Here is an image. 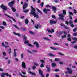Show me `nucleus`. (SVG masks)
Returning a JSON list of instances; mask_svg holds the SVG:
<instances>
[{"label":"nucleus","mask_w":77,"mask_h":77,"mask_svg":"<svg viewBox=\"0 0 77 77\" xmlns=\"http://www.w3.org/2000/svg\"><path fill=\"white\" fill-rule=\"evenodd\" d=\"M31 8L32 9V10L31 11V12L30 13V14H31V15H33L34 17L37 18H39L38 13L35 12V9L33 8L32 6H31Z\"/></svg>","instance_id":"nucleus-1"},{"label":"nucleus","mask_w":77,"mask_h":77,"mask_svg":"<svg viewBox=\"0 0 77 77\" xmlns=\"http://www.w3.org/2000/svg\"><path fill=\"white\" fill-rule=\"evenodd\" d=\"M15 3V0L11 1V2H10L8 3V6L9 7H11V9H12L13 11L14 12H15L16 11V9L13 7V5Z\"/></svg>","instance_id":"nucleus-2"},{"label":"nucleus","mask_w":77,"mask_h":77,"mask_svg":"<svg viewBox=\"0 0 77 77\" xmlns=\"http://www.w3.org/2000/svg\"><path fill=\"white\" fill-rule=\"evenodd\" d=\"M63 14H61L59 15V17H60V20H64V19L63 18H64V17L63 15H66V11L64 10H63Z\"/></svg>","instance_id":"nucleus-3"},{"label":"nucleus","mask_w":77,"mask_h":77,"mask_svg":"<svg viewBox=\"0 0 77 77\" xmlns=\"http://www.w3.org/2000/svg\"><path fill=\"white\" fill-rule=\"evenodd\" d=\"M0 75H1V77H5V75L7 76H9V77H11V75H9V74L6 73H4L3 72L0 73Z\"/></svg>","instance_id":"nucleus-4"},{"label":"nucleus","mask_w":77,"mask_h":77,"mask_svg":"<svg viewBox=\"0 0 77 77\" xmlns=\"http://www.w3.org/2000/svg\"><path fill=\"white\" fill-rule=\"evenodd\" d=\"M67 70L68 71L67 72H66V73H68L69 74H72V69H71L67 67Z\"/></svg>","instance_id":"nucleus-5"},{"label":"nucleus","mask_w":77,"mask_h":77,"mask_svg":"<svg viewBox=\"0 0 77 77\" xmlns=\"http://www.w3.org/2000/svg\"><path fill=\"white\" fill-rule=\"evenodd\" d=\"M1 8L2 9L3 11H6L7 10V7L5 6V5H3V4H2L1 5Z\"/></svg>","instance_id":"nucleus-6"},{"label":"nucleus","mask_w":77,"mask_h":77,"mask_svg":"<svg viewBox=\"0 0 77 77\" xmlns=\"http://www.w3.org/2000/svg\"><path fill=\"white\" fill-rule=\"evenodd\" d=\"M27 6H28V4L26 2L24 3L23 5V9H25Z\"/></svg>","instance_id":"nucleus-7"},{"label":"nucleus","mask_w":77,"mask_h":77,"mask_svg":"<svg viewBox=\"0 0 77 77\" xmlns=\"http://www.w3.org/2000/svg\"><path fill=\"white\" fill-rule=\"evenodd\" d=\"M24 44H27V43H28L27 44L28 45H29V47H33V45H31V44L29 43V41L28 40L26 41H25L24 42Z\"/></svg>","instance_id":"nucleus-8"},{"label":"nucleus","mask_w":77,"mask_h":77,"mask_svg":"<svg viewBox=\"0 0 77 77\" xmlns=\"http://www.w3.org/2000/svg\"><path fill=\"white\" fill-rule=\"evenodd\" d=\"M4 15H5V16H6V17H8V18H11V19H12V20H13L14 21V22H15V19L12 17H10L9 16H8V15L6 14H4Z\"/></svg>","instance_id":"nucleus-9"},{"label":"nucleus","mask_w":77,"mask_h":77,"mask_svg":"<svg viewBox=\"0 0 77 77\" xmlns=\"http://www.w3.org/2000/svg\"><path fill=\"white\" fill-rule=\"evenodd\" d=\"M47 31L48 32H49V33H54V30L53 29H51V30L49 29H48Z\"/></svg>","instance_id":"nucleus-10"},{"label":"nucleus","mask_w":77,"mask_h":77,"mask_svg":"<svg viewBox=\"0 0 77 77\" xmlns=\"http://www.w3.org/2000/svg\"><path fill=\"white\" fill-rule=\"evenodd\" d=\"M35 27L36 29H38V28L41 29V28H42L41 25H40L39 24H38L37 25H36L35 26Z\"/></svg>","instance_id":"nucleus-11"},{"label":"nucleus","mask_w":77,"mask_h":77,"mask_svg":"<svg viewBox=\"0 0 77 77\" xmlns=\"http://www.w3.org/2000/svg\"><path fill=\"white\" fill-rule=\"evenodd\" d=\"M34 44H36V47L37 48H39V45L38 43V42H34Z\"/></svg>","instance_id":"nucleus-12"},{"label":"nucleus","mask_w":77,"mask_h":77,"mask_svg":"<svg viewBox=\"0 0 77 77\" xmlns=\"http://www.w3.org/2000/svg\"><path fill=\"white\" fill-rule=\"evenodd\" d=\"M50 23L51 24H56L57 23V21H54L52 20H51L50 21Z\"/></svg>","instance_id":"nucleus-13"},{"label":"nucleus","mask_w":77,"mask_h":77,"mask_svg":"<svg viewBox=\"0 0 77 77\" xmlns=\"http://www.w3.org/2000/svg\"><path fill=\"white\" fill-rule=\"evenodd\" d=\"M39 72L40 75L42 76V77H44V76L42 74V72L41 70L40 69L39 70Z\"/></svg>","instance_id":"nucleus-14"},{"label":"nucleus","mask_w":77,"mask_h":77,"mask_svg":"<svg viewBox=\"0 0 77 77\" xmlns=\"http://www.w3.org/2000/svg\"><path fill=\"white\" fill-rule=\"evenodd\" d=\"M43 11L45 13H47L48 11H50V9H48L45 8L43 9Z\"/></svg>","instance_id":"nucleus-15"},{"label":"nucleus","mask_w":77,"mask_h":77,"mask_svg":"<svg viewBox=\"0 0 77 77\" xmlns=\"http://www.w3.org/2000/svg\"><path fill=\"white\" fill-rule=\"evenodd\" d=\"M69 23L70 24V26L71 27H74V25L73 24H72L73 23L72 22V21L70 20Z\"/></svg>","instance_id":"nucleus-16"},{"label":"nucleus","mask_w":77,"mask_h":77,"mask_svg":"<svg viewBox=\"0 0 77 77\" xmlns=\"http://www.w3.org/2000/svg\"><path fill=\"white\" fill-rule=\"evenodd\" d=\"M22 66L24 68H26V63L24 62H23L22 63Z\"/></svg>","instance_id":"nucleus-17"},{"label":"nucleus","mask_w":77,"mask_h":77,"mask_svg":"<svg viewBox=\"0 0 77 77\" xmlns=\"http://www.w3.org/2000/svg\"><path fill=\"white\" fill-rule=\"evenodd\" d=\"M17 49H15L14 50V55L15 57H17V54H16V52L17 51Z\"/></svg>","instance_id":"nucleus-18"},{"label":"nucleus","mask_w":77,"mask_h":77,"mask_svg":"<svg viewBox=\"0 0 77 77\" xmlns=\"http://www.w3.org/2000/svg\"><path fill=\"white\" fill-rule=\"evenodd\" d=\"M13 33L15 35H18V36H21V34L19 33H16L15 32H14Z\"/></svg>","instance_id":"nucleus-19"},{"label":"nucleus","mask_w":77,"mask_h":77,"mask_svg":"<svg viewBox=\"0 0 77 77\" xmlns=\"http://www.w3.org/2000/svg\"><path fill=\"white\" fill-rule=\"evenodd\" d=\"M48 55L51 57H55V56H56L55 54H48Z\"/></svg>","instance_id":"nucleus-20"},{"label":"nucleus","mask_w":77,"mask_h":77,"mask_svg":"<svg viewBox=\"0 0 77 77\" xmlns=\"http://www.w3.org/2000/svg\"><path fill=\"white\" fill-rule=\"evenodd\" d=\"M60 26H63V27H65L66 29H69V28L65 26V25H64V24L63 23H61L60 24Z\"/></svg>","instance_id":"nucleus-21"},{"label":"nucleus","mask_w":77,"mask_h":77,"mask_svg":"<svg viewBox=\"0 0 77 77\" xmlns=\"http://www.w3.org/2000/svg\"><path fill=\"white\" fill-rule=\"evenodd\" d=\"M23 39L24 41L27 40V37L26 36V35H24L23 36Z\"/></svg>","instance_id":"nucleus-22"},{"label":"nucleus","mask_w":77,"mask_h":77,"mask_svg":"<svg viewBox=\"0 0 77 77\" xmlns=\"http://www.w3.org/2000/svg\"><path fill=\"white\" fill-rule=\"evenodd\" d=\"M62 33V32H58L57 33V34L58 36H60Z\"/></svg>","instance_id":"nucleus-23"},{"label":"nucleus","mask_w":77,"mask_h":77,"mask_svg":"<svg viewBox=\"0 0 77 77\" xmlns=\"http://www.w3.org/2000/svg\"><path fill=\"white\" fill-rule=\"evenodd\" d=\"M50 48H51L52 50H59V48H54V47H50Z\"/></svg>","instance_id":"nucleus-24"},{"label":"nucleus","mask_w":77,"mask_h":77,"mask_svg":"<svg viewBox=\"0 0 77 77\" xmlns=\"http://www.w3.org/2000/svg\"><path fill=\"white\" fill-rule=\"evenodd\" d=\"M29 73L30 74H32V75H36V74L35 73H33L31 71L29 72Z\"/></svg>","instance_id":"nucleus-25"},{"label":"nucleus","mask_w":77,"mask_h":77,"mask_svg":"<svg viewBox=\"0 0 77 77\" xmlns=\"http://www.w3.org/2000/svg\"><path fill=\"white\" fill-rule=\"evenodd\" d=\"M2 24L3 26H7V24H6V23L5 21H3L2 22Z\"/></svg>","instance_id":"nucleus-26"},{"label":"nucleus","mask_w":77,"mask_h":77,"mask_svg":"<svg viewBox=\"0 0 77 77\" xmlns=\"http://www.w3.org/2000/svg\"><path fill=\"white\" fill-rule=\"evenodd\" d=\"M12 50V49L11 48H10L8 49V53L9 54H11V50Z\"/></svg>","instance_id":"nucleus-27"},{"label":"nucleus","mask_w":77,"mask_h":77,"mask_svg":"<svg viewBox=\"0 0 77 77\" xmlns=\"http://www.w3.org/2000/svg\"><path fill=\"white\" fill-rule=\"evenodd\" d=\"M37 11H38V12H39V13H40V14H42V12H41V11L39 10V9H37Z\"/></svg>","instance_id":"nucleus-28"},{"label":"nucleus","mask_w":77,"mask_h":77,"mask_svg":"<svg viewBox=\"0 0 77 77\" xmlns=\"http://www.w3.org/2000/svg\"><path fill=\"white\" fill-rule=\"evenodd\" d=\"M43 38L44 39H45L46 40H47L48 41H50V39L48 38L45 37L44 38Z\"/></svg>","instance_id":"nucleus-29"},{"label":"nucleus","mask_w":77,"mask_h":77,"mask_svg":"<svg viewBox=\"0 0 77 77\" xmlns=\"http://www.w3.org/2000/svg\"><path fill=\"white\" fill-rule=\"evenodd\" d=\"M46 67L48 69V72H50V68H49V67H48V66H46Z\"/></svg>","instance_id":"nucleus-30"},{"label":"nucleus","mask_w":77,"mask_h":77,"mask_svg":"<svg viewBox=\"0 0 77 77\" xmlns=\"http://www.w3.org/2000/svg\"><path fill=\"white\" fill-rule=\"evenodd\" d=\"M72 39L73 40H75V41H77V38H76L75 37L72 38Z\"/></svg>","instance_id":"nucleus-31"},{"label":"nucleus","mask_w":77,"mask_h":77,"mask_svg":"<svg viewBox=\"0 0 77 77\" xmlns=\"http://www.w3.org/2000/svg\"><path fill=\"white\" fill-rule=\"evenodd\" d=\"M54 61H59V58H56L54 60Z\"/></svg>","instance_id":"nucleus-32"},{"label":"nucleus","mask_w":77,"mask_h":77,"mask_svg":"<svg viewBox=\"0 0 77 77\" xmlns=\"http://www.w3.org/2000/svg\"><path fill=\"white\" fill-rule=\"evenodd\" d=\"M28 23H29V20L27 19L25 20V23L26 24H28Z\"/></svg>","instance_id":"nucleus-33"},{"label":"nucleus","mask_w":77,"mask_h":77,"mask_svg":"<svg viewBox=\"0 0 77 77\" xmlns=\"http://www.w3.org/2000/svg\"><path fill=\"white\" fill-rule=\"evenodd\" d=\"M40 62L42 63H45V61L44 60H41Z\"/></svg>","instance_id":"nucleus-34"},{"label":"nucleus","mask_w":77,"mask_h":77,"mask_svg":"<svg viewBox=\"0 0 77 77\" xmlns=\"http://www.w3.org/2000/svg\"><path fill=\"white\" fill-rule=\"evenodd\" d=\"M58 54H59V55H60V56H64V54L60 52L58 53Z\"/></svg>","instance_id":"nucleus-35"},{"label":"nucleus","mask_w":77,"mask_h":77,"mask_svg":"<svg viewBox=\"0 0 77 77\" xmlns=\"http://www.w3.org/2000/svg\"><path fill=\"white\" fill-rule=\"evenodd\" d=\"M29 10H26L24 11H23V12H25V13H26L27 12H29Z\"/></svg>","instance_id":"nucleus-36"},{"label":"nucleus","mask_w":77,"mask_h":77,"mask_svg":"<svg viewBox=\"0 0 77 77\" xmlns=\"http://www.w3.org/2000/svg\"><path fill=\"white\" fill-rule=\"evenodd\" d=\"M56 66V64L55 63H52V66L53 67Z\"/></svg>","instance_id":"nucleus-37"},{"label":"nucleus","mask_w":77,"mask_h":77,"mask_svg":"<svg viewBox=\"0 0 77 77\" xmlns=\"http://www.w3.org/2000/svg\"><path fill=\"white\" fill-rule=\"evenodd\" d=\"M40 67L41 68H44V64L42 63L40 65Z\"/></svg>","instance_id":"nucleus-38"},{"label":"nucleus","mask_w":77,"mask_h":77,"mask_svg":"<svg viewBox=\"0 0 77 77\" xmlns=\"http://www.w3.org/2000/svg\"><path fill=\"white\" fill-rule=\"evenodd\" d=\"M29 32L30 33H31V34H32L33 35H34V34H35V33H34V32L32 31H29Z\"/></svg>","instance_id":"nucleus-39"},{"label":"nucleus","mask_w":77,"mask_h":77,"mask_svg":"<svg viewBox=\"0 0 77 77\" xmlns=\"http://www.w3.org/2000/svg\"><path fill=\"white\" fill-rule=\"evenodd\" d=\"M33 64L34 65H36V66H39L38 64L36 63H34Z\"/></svg>","instance_id":"nucleus-40"},{"label":"nucleus","mask_w":77,"mask_h":77,"mask_svg":"<svg viewBox=\"0 0 77 77\" xmlns=\"http://www.w3.org/2000/svg\"><path fill=\"white\" fill-rule=\"evenodd\" d=\"M52 9L55 11H56V8L55 7H52Z\"/></svg>","instance_id":"nucleus-41"},{"label":"nucleus","mask_w":77,"mask_h":77,"mask_svg":"<svg viewBox=\"0 0 77 77\" xmlns=\"http://www.w3.org/2000/svg\"><path fill=\"white\" fill-rule=\"evenodd\" d=\"M66 35H64L62 36V39H63V38H66Z\"/></svg>","instance_id":"nucleus-42"},{"label":"nucleus","mask_w":77,"mask_h":77,"mask_svg":"<svg viewBox=\"0 0 77 77\" xmlns=\"http://www.w3.org/2000/svg\"><path fill=\"white\" fill-rule=\"evenodd\" d=\"M21 58H22V59H23V58L24 57V54L23 53L21 54Z\"/></svg>","instance_id":"nucleus-43"},{"label":"nucleus","mask_w":77,"mask_h":77,"mask_svg":"<svg viewBox=\"0 0 77 77\" xmlns=\"http://www.w3.org/2000/svg\"><path fill=\"white\" fill-rule=\"evenodd\" d=\"M14 26L17 29H19V28H18V27L16 25H14Z\"/></svg>","instance_id":"nucleus-44"},{"label":"nucleus","mask_w":77,"mask_h":77,"mask_svg":"<svg viewBox=\"0 0 77 77\" xmlns=\"http://www.w3.org/2000/svg\"><path fill=\"white\" fill-rule=\"evenodd\" d=\"M46 6L47 8H51V6H50V5H46Z\"/></svg>","instance_id":"nucleus-45"},{"label":"nucleus","mask_w":77,"mask_h":77,"mask_svg":"<svg viewBox=\"0 0 77 77\" xmlns=\"http://www.w3.org/2000/svg\"><path fill=\"white\" fill-rule=\"evenodd\" d=\"M32 68L33 69H36V66H34L32 67Z\"/></svg>","instance_id":"nucleus-46"},{"label":"nucleus","mask_w":77,"mask_h":77,"mask_svg":"<svg viewBox=\"0 0 77 77\" xmlns=\"http://www.w3.org/2000/svg\"><path fill=\"white\" fill-rule=\"evenodd\" d=\"M68 41H71V38H70L69 37L68 38H67Z\"/></svg>","instance_id":"nucleus-47"},{"label":"nucleus","mask_w":77,"mask_h":77,"mask_svg":"<svg viewBox=\"0 0 77 77\" xmlns=\"http://www.w3.org/2000/svg\"><path fill=\"white\" fill-rule=\"evenodd\" d=\"M52 17L54 19H55L56 18V17H55V16H54V15H52Z\"/></svg>","instance_id":"nucleus-48"},{"label":"nucleus","mask_w":77,"mask_h":77,"mask_svg":"<svg viewBox=\"0 0 77 77\" xmlns=\"http://www.w3.org/2000/svg\"><path fill=\"white\" fill-rule=\"evenodd\" d=\"M73 36H77V33H74L73 34Z\"/></svg>","instance_id":"nucleus-49"},{"label":"nucleus","mask_w":77,"mask_h":77,"mask_svg":"<svg viewBox=\"0 0 77 77\" xmlns=\"http://www.w3.org/2000/svg\"><path fill=\"white\" fill-rule=\"evenodd\" d=\"M0 28H1V29H5V27L2 26H0Z\"/></svg>","instance_id":"nucleus-50"},{"label":"nucleus","mask_w":77,"mask_h":77,"mask_svg":"<svg viewBox=\"0 0 77 77\" xmlns=\"http://www.w3.org/2000/svg\"><path fill=\"white\" fill-rule=\"evenodd\" d=\"M2 45L3 47H5V43H4L3 42H2Z\"/></svg>","instance_id":"nucleus-51"},{"label":"nucleus","mask_w":77,"mask_h":77,"mask_svg":"<svg viewBox=\"0 0 77 77\" xmlns=\"http://www.w3.org/2000/svg\"><path fill=\"white\" fill-rule=\"evenodd\" d=\"M73 11H74V13L75 14H77V11H76V10L74 9Z\"/></svg>","instance_id":"nucleus-52"},{"label":"nucleus","mask_w":77,"mask_h":77,"mask_svg":"<svg viewBox=\"0 0 77 77\" xmlns=\"http://www.w3.org/2000/svg\"><path fill=\"white\" fill-rule=\"evenodd\" d=\"M41 6L42 7L43 5H44V2H42L41 4Z\"/></svg>","instance_id":"nucleus-53"},{"label":"nucleus","mask_w":77,"mask_h":77,"mask_svg":"<svg viewBox=\"0 0 77 77\" xmlns=\"http://www.w3.org/2000/svg\"><path fill=\"white\" fill-rule=\"evenodd\" d=\"M54 45H59L57 43H54Z\"/></svg>","instance_id":"nucleus-54"},{"label":"nucleus","mask_w":77,"mask_h":77,"mask_svg":"<svg viewBox=\"0 0 77 77\" xmlns=\"http://www.w3.org/2000/svg\"><path fill=\"white\" fill-rule=\"evenodd\" d=\"M33 52V53H35L36 52H38V51H36V50H33L32 51Z\"/></svg>","instance_id":"nucleus-55"},{"label":"nucleus","mask_w":77,"mask_h":77,"mask_svg":"<svg viewBox=\"0 0 77 77\" xmlns=\"http://www.w3.org/2000/svg\"><path fill=\"white\" fill-rule=\"evenodd\" d=\"M22 72L23 74H24V75H26V72Z\"/></svg>","instance_id":"nucleus-56"},{"label":"nucleus","mask_w":77,"mask_h":77,"mask_svg":"<svg viewBox=\"0 0 77 77\" xmlns=\"http://www.w3.org/2000/svg\"><path fill=\"white\" fill-rule=\"evenodd\" d=\"M3 54L4 55V56H6V53H5V52H3Z\"/></svg>","instance_id":"nucleus-57"},{"label":"nucleus","mask_w":77,"mask_h":77,"mask_svg":"<svg viewBox=\"0 0 77 77\" xmlns=\"http://www.w3.org/2000/svg\"><path fill=\"white\" fill-rule=\"evenodd\" d=\"M68 23H69L68 21H66V24H68Z\"/></svg>","instance_id":"nucleus-58"},{"label":"nucleus","mask_w":77,"mask_h":77,"mask_svg":"<svg viewBox=\"0 0 77 77\" xmlns=\"http://www.w3.org/2000/svg\"><path fill=\"white\" fill-rule=\"evenodd\" d=\"M76 28H75L73 29V32H75V31H76Z\"/></svg>","instance_id":"nucleus-59"},{"label":"nucleus","mask_w":77,"mask_h":77,"mask_svg":"<svg viewBox=\"0 0 77 77\" xmlns=\"http://www.w3.org/2000/svg\"><path fill=\"white\" fill-rule=\"evenodd\" d=\"M54 71H56V72H57V71H59V69H55L54 70Z\"/></svg>","instance_id":"nucleus-60"},{"label":"nucleus","mask_w":77,"mask_h":77,"mask_svg":"<svg viewBox=\"0 0 77 77\" xmlns=\"http://www.w3.org/2000/svg\"><path fill=\"white\" fill-rule=\"evenodd\" d=\"M46 77H48V76H49V74H47L46 75Z\"/></svg>","instance_id":"nucleus-61"},{"label":"nucleus","mask_w":77,"mask_h":77,"mask_svg":"<svg viewBox=\"0 0 77 77\" xmlns=\"http://www.w3.org/2000/svg\"><path fill=\"white\" fill-rule=\"evenodd\" d=\"M0 71H3V69H2V68H0Z\"/></svg>","instance_id":"nucleus-62"},{"label":"nucleus","mask_w":77,"mask_h":77,"mask_svg":"<svg viewBox=\"0 0 77 77\" xmlns=\"http://www.w3.org/2000/svg\"><path fill=\"white\" fill-rule=\"evenodd\" d=\"M69 15H72V13L71 12H69Z\"/></svg>","instance_id":"nucleus-63"},{"label":"nucleus","mask_w":77,"mask_h":77,"mask_svg":"<svg viewBox=\"0 0 77 77\" xmlns=\"http://www.w3.org/2000/svg\"><path fill=\"white\" fill-rule=\"evenodd\" d=\"M5 47V48H8V47H9V46H8V45H6V46H4Z\"/></svg>","instance_id":"nucleus-64"}]
</instances>
